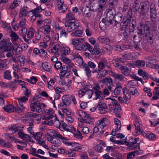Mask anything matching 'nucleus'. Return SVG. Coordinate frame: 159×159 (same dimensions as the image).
Instances as JSON below:
<instances>
[{"label":"nucleus","mask_w":159,"mask_h":159,"mask_svg":"<svg viewBox=\"0 0 159 159\" xmlns=\"http://www.w3.org/2000/svg\"><path fill=\"white\" fill-rule=\"evenodd\" d=\"M51 135L54 136L61 139L62 142L68 146H70L72 148L69 149L70 150L74 151H79L82 148V146L79 143L74 142H70L68 139L63 137L58 132L52 130H49Z\"/></svg>","instance_id":"obj_1"},{"label":"nucleus","mask_w":159,"mask_h":159,"mask_svg":"<svg viewBox=\"0 0 159 159\" xmlns=\"http://www.w3.org/2000/svg\"><path fill=\"white\" fill-rule=\"evenodd\" d=\"M146 25H144L141 23L139 24V26L138 27V33L141 35L145 34L147 39L148 43L151 44L153 43V33L151 30L149 26L150 23L149 22H146Z\"/></svg>","instance_id":"obj_2"},{"label":"nucleus","mask_w":159,"mask_h":159,"mask_svg":"<svg viewBox=\"0 0 159 159\" xmlns=\"http://www.w3.org/2000/svg\"><path fill=\"white\" fill-rule=\"evenodd\" d=\"M31 109L33 111L38 113L41 112L42 110L45 107V105L43 103H40L36 99L31 100L30 104Z\"/></svg>","instance_id":"obj_3"},{"label":"nucleus","mask_w":159,"mask_h":159,"mask_svg":"<svg viewBox=\"0 0 159 159\" xmlns=\"http://www.w3.org/2000/svg\"><path fill=\"white\" fill-rule=\"evenodd\" d=\"M71 40L74 47L77 50L83 51H85V43L83 42V39L80 38L74 39Z\"/></svg>","instance_id":"obj_4"},{"label":"nucleus","mask_w":159,"mask_h":159,"mask_svg":"<svg viewBox=\"0 0 159 159\" xmlns=\"http://www.w3.org/2000/svg\"><path fill=\"white\" fill-rule=\"evenodd\" d=\"M65 26L67 27V30L69 32L81 27L79 22L67 20L65 23Z\"/></svg>","instance_id":"obj_5"},{"label":"nucleus","mask_w":159,"mask_h":159,"mask_svg":"<svg viewBox=\"0 0 159 159\" xmlns=\"http://www.w3.org/2000/svg\"><path fill=\"white\" fill-rule=\"evenodd\" d=\"M56 5L59 13H63L66 11L67 8V5L65 3L64 0H57Z\"/></svg>","instance_id":"obj_6"},{"label":"nucleus","mask_w":159,"mask_h":159,"mask_svg":"<svg viewBox=\"0 0 159 159\" xmlns=\"http://www.w3.org/2000/svg\"><path fill=\"white\" fill-rule=\"evenodd\" d=\"M128 15L127 16V18H123L122 21L121 22L120 29L122 30H125L128 27L129 23H130V21L131 20L130 18L132 17V12L131 11H128L127 12Z\"/></svg>","instance_id":"obj_7"},{"label":"nucleus","mask_w":159,"mask_h":159,"mask_svg":"<svg viewBox=\"0 0 159 159\" xmlns=\"http://www.w3.org/2000/svg\"><path fill=\"white\" fill-rule=\"evenodd\" d=\"M149 4L147 2L141 3L140 4V8L138 10V12L140 14L145 15L149 11Z\"/></svg>","instance_id":"obj_8"},{"label":"nucleus","mask_w":159,"mask_h":159,"mask_svg":"<svg viewBox=\"0 0 159 159\" xmlns=\"http://www.w3.org/2000/svg\"><path fill=\"white\" fill-rule=\"evenodd\" d=\"M111 10L108 11L107 13V16L102 19V21L99 23V25L102 23L106 25L109 26L112 23V19L113 18V13H111Z\"/></svg>","instance_id":"obj_9"},{"label":"nucleus","mask_w":159,"mask_h":159,"mask_svg":"<svg viewBox=\"0 0 159 159\" xmlns=\"http://www.w3.org/2000/svg\"><path fill=\"white\" fill-rule=\"evenodd\" d=\"M123 92L125 96H126V95L129 92V94L133 95L138 96L139 94L137 89L135 87H130L128 89L126 87L124 88L123 89Z\"/></svg>","instance_id":"obj_10"},{"label":"nucleus","mask_w":159,"mask_h":159,"mask_svg":"<svg viewBox=\"0 0 159 159\" xmlns=\"http://www.w3.org/2000/svg\"><path fill=\"white\" fill-rule=\"evenodd\" d=\"M100 82L103 84H105L106 87L111 92H112L113 81L111 78L105 77L103 78Z\"/></svg>","instance_id":"obj_11"},{"label":"nucleus","mask_w":159,"mask_h":159,"mask_svg":"<svg viewBox=\"0 0 159 159\" xmlns=\"http://www.w3.org/2000/svg\"><path fill=\"white\" fill-rule=\"evenodd\" d=\"M94 120L93 117L91 116L88 114L84 119L81 120L80 123L79 124V125L80 127H81L82 126L83 124L86 123L93 125V124Z\"/></svg>","instance_id":"obj_12"},{"label":"nucleus","mask_w":159,"mask_h":159,"mask_svg":"<svg viewBox=\"0 0 159 159\" xmlns=\"http://www.w3.org/2000/svg\"><path fill=\"white\" fill-rule=\"evenodd\" d=\"M111 65L109 62L106 59H102L98 64V68L99 70H103L106 67L108 69H110Z\"/></svg>","instance_id":"obj_13"},{"label":"nucleus","mask_w":159,"mask_h":159,"mask_svg":"<svg viewBox=\"0 0 159 159\" xmlns=\"http://www.w3.org/2000/svg\"><path fill=\"white\" fill-rule=\"evenodd\" d=\"M110 75L114 78L121 82H126L128 79L122 74L110 71Z\"/></svg>","instance_id":"obj_14"},{"label":"nucleus","mask_w":159,"mask_h":159,"mask_svg":"<svg viewBox=\"0 0 159 159\" xmlns=\"http://www.w3.org/2000/svg\"><path fill=\"white\" fill-rule=\"evenodd\" d=\"M28 9L29 8L27 6L25 5H21L20 8L19 18H22L30 13L29 11H28Z\"/></svg>","instance_id":"obj_15"},{"label":"nucleus","mask_w":159,"mask_h":159,"mask_svg":"<svg viewBox=\"0 0 159 159\" xmlns=\"http://www.w3.org/2000/svg\"><path fill=\"white\" fill-rule=\"evenodd\" d=\"M110 123L109 120L106 118H103L97 122V125L102 130Z\"/></svg>","instance_id":"obj_16"},{"label":"nucleus","mask_w":159,"mask_h":159,"mask_svg":"<svg viewBox=\"0 0 159 159\" xmlns=\"http://www.w3.org/2000/svg\"><path fill=\"white\" fill-rule=\"evenodd\" d=\"M44 112H45V115L43 116L42 117L43 120L50 119L53 118L55 116L53 111L51 109L45 110Z\"/></svg>","instance_id":"obj_17"},{"label":"nucleus","mask_w":159,"mask_h":159,"mask_svg":"<svg viewBox=\"0 0 159 159\" xmlns=\"http://www.w3.org/2000/svg\"><path fill=\"white\" fill-rule=\"evenodd\" d=\"M63 103L59 104V107H63L64 105L68 106L70 104L71 99L69 96L67 95H64L62 97Z\"/></svg>","instance_id":"obj_18"},{"label":"nucleus","mask_w":159,"mask_h":159,"mask_svg":"<svg viewBox=\"0 0 159 159\" xmlns=\"http://www.w3.org/2000/svg\"><path fill=\"white\" fill-rule=\"evenodd\" d=\"M70 74V71L68 69V66L64 65L62 66L61 70L60 75L62 77H68Z\"/></svg>","instance_id":"obj_19"},{"label":"nucleus","mask_w":159,"mask_h":159,"mask_svg":"<svg viewBox=\"0 0 159 159\" xmlns=\"http://www.w3.org/2000/svg\"><path fill=\"white\" fill-rule=\"evenodd\" d=\"M135 120L134 121V126L135 127V131L133 133V134L135 136H137L138 132H141L142 128L140 126L139 120L137 117H136Z\"/></svg>","instance_id":"obj_20"},{"label":"nucleus","mask_w":159,"mask_h":159,"mask_svg":"<svg viewBox=\"0 0 159 159\" xmlns=\"http://www.w3.org/2000/svg\"><path fill=\"white\" fill-rule=\"evenodd\" d=\"M99 41L101 43L107 44L109 43H112L113 41L106 36H101L98 38Z\"/></svg>","instance_id":"obj_21"},{"label":"nucleus","mask_w":159,"mask_h":159,"mask_svg":"<svg viewBox=\"0 0 159 159\" xmlns=\"http://www.w3.org/2000/svg\"><path fill=\"white\" fill-rule=\"evenodd\" d=\"M59 78L58 76H55L53 78H51L49 81H47L48 88L52 90L53 89V86L55 84L57 80H58Z\"/></svg>","instance_id":"obj_22"},{"label":"nucleus","mask_w":159,"mask_h":159,"mask_svg":"<svg viewBox=\"0 0 159 159\" xmlns=\"http://www.w3.org/2000/svg\"><path fill=\"white\" fill-rule=\"evenodd\" d=\"M20 138L26 142H33V139L28 134H24L21 132H19L18 133Z\"/></svg>","instance_id":"obj_23"},{"label":"nucleus","mask_w":159,"mask_h":159,"mask_svg":"<svg viewBox=\"0 0 159 159\" xmlns=\"http://www.w3.org/2000/svg\"><path fill=\"white\" fill-rule=\"evenodd\" d=\"M27 32V29L26 28L23 27L20 30H19V34L22 36V38L26 42L28 43L29 41L28 39L25 37V35Z\"/></svg>","instance_id":"obj_24"},{"label":"nucleus","mask_w":159,"mask_h":159,"mask_svg":"<svg viewBox=\"0 0 159 159\" xmlns=\"http://www.w3.org/2000/svg\"><path fill=\"white\" fill-rule=\"evenodd\" d=\"M121 72L125 76H128L129 75L131 70L127 67L121 66L120 68Z\"/></svg>","instance_id":"obj_25"},{"label":"nucleus","mask_w":159,"mask_h":159,"mask_svg":"<svg viewBox=\"0 0 159 159\" xmlns=\"http://www.w3.org/2000/svg\"><path fill=\"white\" fill-rule=\"evenodd\" d=\"M79 29L75 30L71 33V35L74 37H80L82 35L83 33V29L80 27Z\"/></svg>","instance_id":"obj_26"},{"label":"nucleus","mask_w":159,"mask_h":159,"mask_svg":"<svg viewBox=\"0 0 159 159\" xmlns=\"http://www.w3.org/2000/svg\"><path fill=\"white\" fill-rule=\"evenodd\" d=\"M21 3L20 0H14L9 6V8L12 10L14 9L19 6Z\"/></svg>","instance_id":"obj_27"},{"label":"nucleus","mask_w":159,"mask_h":159,"mask_svg":"<svg viewBox=\"0 0 159 159\" xmlns=\"http://www.w3.org/2000/svg\"><path fill=\"white\" fill-rule=\"evenodd\" d=\"M121 110V107L120 105L117 103L115 105L114 111L115 112V115L118 118L120 117V112Z\"/></svg>","instance_id":"obj_28"},{"label":"nucleus","mask_w":159,"mask_h":159,"mask_svg":"<svg viewBox=\"0 0 159 159\" xmlns=\"http://www.w3.org/2000/svg\"><path fill=\"white\" fill-rule=\"evenodd\" d=\"M19 103L20 105L24 106V105L26 103L28 100V98L27 97L23 96L16 98Z\"/></svg>","instance_id":"obj_29"},{"label":"nucleus","mask_w":159,"mask_h":159,"mask_svg":"<svg viewBox=\"0 0 159 159\" xmlns=\"http://www.w3.org/2000/svg\"><path fill=\"white\" fill-rule=\"evenodd\" d=\"M114 123L116 125L115 130L118 131L121 128V123L120 121L118 119L114 118Z\"/></svg>","instance_id":"obj_30"},{"label":"nucleus","mask_w":159,"mask_h":159,"mask_svg":"<svg viewBox=\"0 0 159 159\" xmlns=\"http://www.w3.org/2000/svg\"><path fill=\"white\" fill-rule=\"evenodd\" d=\"M155 5L154 3H151L150 6V16L151 18L155 19L156 17V13L155 12Z\"/></svg>","instance_id":"obj_31"},{"label":"nucleus","mask_w":159,"mask_h":159,"mask_svg":"<svg viewBox=\"0 0 159 159\" xmlns=\"http://www.w3.org/2000/svg\"><path fill=\"white\" fill-rule=\"evenodd\" d=\"M0 48L3 49L5 51L8 52V51H12L13 49L8 47L7 46L6 43L5 42H1L0 43Z\"/></svg>","instance_id":"obj_32"},{"label":"nucleus","mask_w":159,"mask_h":159,"mask_svg":"<svg viewBox=\"0 0 159 159\" xmlns=\"http://www.w3.org/2000/svg\"><path fill=\"white\" fill-rule=\"evenodd\" d=\"M4 110L7 112L14 111V105L8 104L3 107Z\"/></svg>","instance_id":"obj_33"},{"label":"nucleus","mask_w":159,"mask_h":159,"mask_svg":"<svg viewBox=\"0 0 159 159\" xmlns=\"http://www.w3.org/2000/svg\"><path fill=\"white\" fill-rule=\"evenodd\" d=\"M122 16V14L120 12H118L114 16H113V17H114L115 21L118 23L121 21Z\"/></svg>","instance_id":"obj_34"},{"label":"nucleus","mask_w":159,"mask_h":159,"mask_svg":"<svg viewBox=\"0 0 159 159\" xmlns=\"http://www.w3.org/2000/svg\"><path fill=\"white\" fill-rule=\"evenodd\" d=\"M35 30L32 27H30L28 30V32L27 33V38L31 39H32L35 32Z\"/></svg>","instance_id":"obj_35"},{"label":"nucleus","mask_w":159,"mask_h":159,"mask_svg":"<svg viewBox=\"0 0 159 159\" xmlns=\"http://www.w3.org/2000/svg\"><path fill=\"white\" fill-rule=\"evenodd\" d=\"M41 33L38 31L36 33L34 38L33 39L32 41L34 43H38L41 38Z\"/></svg>","instance_id":"obj_36"},{"label":"nucleus","mask_w":159,"mask_h":159,"mask_svg":"<svg viewBox=\"0 0 159 159\" xmlns=\"http://www.w3.org/2000/svg\"><path fill=\"white\" fill-rule=\"evenodd\" d=\"M118 0H109V6L110 7V10L116 7L117 5Z\"/></svg>","instance_id":"obj_37"},{"label":"nucleus","mask_w":159,"mask_h":159,"mask_svg":"<svg viewBox=\"0 0 159 159\" xmlns=\"http://www.w3.org/2000/svg\"><path fill=\"white\" fill-rule=\"evenodd\" d=\"M70 52V49L68 47H66L62 48L61 51V54L63 56L68 54Z\"/></svg>","instance_id":"obj_38"},{"label":"nucleus","mask_w":159,"mask_h":159,"mask_svg":"<svg viewBox=\"0 0 159 159\" xmlns=\"http://www.w3.org/2000/svg\"><path fill=\"white\" fill-rule=\"evenodd\" d=\"M66 18L67 20L70 21L72 20H76L74 14L70 12H68L66 14Z\"/></svg>","instance_id":"obj_39"},{"label":"nucleus","mask_w":159,"mask_h":159,"mask_svg":"<svg viewBox=\"0 0 159 159\" xmlns=\"http://www.w3.org/2000/svg\"><path fill=\"white\" fill-rule=\"evenodd\" d=\"M138 73L140 76L143 77L144 79H148V74L145 71L139 69L138 70Z\"/></svg>","instance_id":"obj_40"},{"label":"nucleus","mask_w":159,"mask_h":159,"mask_svg":"<svg viewBox=\"0 0 159 159\" xmlns=\"http://www.w3.org/2000/svg\"><path fill=\"white\" fill-rule=\"evenodd\" d=\"M42 133L41 132L34 133L32 135V137L37 141L41 139L42 135Z\"/></svg>","instance_id":"obj_41"},{"label":"nucleus","mask_w":159,"mask_h":159,"mask_svg":"<svg viewBox=\"0 0 159 159\" xmlns=\"http://www.w3.org/2000/svg\"><path fill=\"white\" fill-rule=\"evenodd\" d=\"M99 71L98 74V77H102L106 76L108 74V72L109 71L106 70H99Z\"/></svg>","instance_id":"obj_42"},{"label":"nucleus","mask_w":159,"mask_h":159,"mask_svg":"<svg viewBox=\"0 0 159 159\" xmlns=\"http://www.w3.org/2000/svg\"><path fill=\"white\" fill-rule=\"evenodd\" d=\"M25 57L24 56L20 55L18 57L17 60L19 62L20 66H23L25 61Z\"/></svg>","instance_id":"obj_43"},{"label":"nucleus","mask_w":159,"mask_h":159,"mask_svg":"<svg viewBox=\"0 0 159 159\" xmlns=\"http://www.w3.org/2000/svg\"><path fill=\"white\" fill-rule=\"evenodd\" d=\"M43 69L47 72H50L51 70V66L50 64L48 62H44L42 64Z\"/></svg>","instance_id":"obj_44"},{"label":"nucleus","mask_w":159,"mask_h":159,"mask_svg":"<svg viewBox=\"0 0 159 159\" xmlns=\"http://www.w3.org/2000/svg\"><path fill=\"white\" fill-rule=\"evenodd\" d=\"M134 55L133 53H128L123 55V59L125 60H130L134 57Z\"/></svg>","instance_id":"obj_45"},{"label":"nucleus","mask_w":159,"mask_h":159,"mask_svg":"<svg viewBox=\"0 0 159 159\" xmlns=\"http://www.w3.org/2000/svg\"><path fill=\"white\" fill-rule=\"evenodd\" d=\"M59 46L58 44H56L51 48V52L58 55V52L59 51Z\"/></svg>","instance_id":"obj_46"},{"label":"nucleus","mask_w":159,"mask_h":159,"mask_svg":"<svg viewBox=\"0 0 159 159\" xmlns=\"http://www.w3.org/2000/svg\"><path fill=\"white\" fill-rule=\"evenodd\" d=\"M83 69L86 73L87 76L89 78L91 76V71L89 67L87 64H85L83 67Z\"/></svg>","instance_id":"obj_47"},{"label":"nucleus","mask_w":159,"mask_h":159,"mask_svg":"<svg viewBox=\"0 0 159 159\" xmlns=\"http://www.w3.org/2000/svg\"><path fill=\"white\" fill-rule=\"evenodd\" d=\"M61 126L64 130L67 131H70L73 129H75L74 128H72L69 126L66 123L64 122H62L61 124Z\"/></svg>","instance_id":"obj_48"},{"label":"nucleus","mask_w":159,"mask_h":159,"mask_svg":"<svg viewBox=\"0 0 159 159\" xmlns=\"http://www.w3.org/2000/svg\"><path fill=\"white\" fill-rule=\"evenodd\" d=\"M107 0H98V5L101 9L104 7L107 2Z\"/></svg>","instance_id":"obj_49"},{"label":"nucleus","mask_w":159,"mask_h":159,"mask_svg":"<svg viewBox=\"0 0 159 159\" xmlns=\"http://www.w3.org/2000/svg\"><path fill=\"white\" fill-rule=\"evenodd\" d=\"M107 106L106 104L103 101L100 100L97 105L96 108L98 109L101 108H104Z\"/></svg>","instance_id":"obj_50"},{"label":"nucleus","mask_w":159,"mask_h":159,"mask_svg":"<svg viewBox=\"0 0 159 159\" xmlns=\"http://www.w3.org/2000/svg\"><path fill=\"white\" fill-rule=\"evenodd\" d=\"M43 9L41 8L40 6H38L35 8L33 10L29 11V13L32 12L34 14H39L38 13L41 12Z\"/></svg>","instance_id":"obj_51"},{"label":"nucleus","mask_w":159,"mask_h":159,"mask_svg":"<svg viewBox=\"0 0 159 159\" xmlns=\"http://www.w3.org/2000/svg\"><path fill=\"white\" fill-rule=\"evenodd\" d=\"M52 26L56 31H58L61 29H62V28L59 27L58 23L56 21L53 22Z\"/></svg>","instance_id":"obj_52"},{"label":"nucleus","mask_w":159,"mask_h":159,"mask_svg":"<svg viewBox=\"0 0 159 159\" xmlns=\"http://www.w3.org/2000/svg\"><path fill=\"white\" fill-rule=\"evenodd\" d=\"M137 81L135 80H129L127 82L126 85L128 87H131V86H135L137 84Z\"/></svg>","instance_id":"obj_53"},{"label":"nucleus","mask_w":159,"mask_h":159,"mask_svg":"<svg viewBox=\"0 0 159 159\" xmlns=\"http://www.w3.org/2000/svg\"><path fill=\"white\" fill-rule=\"evenodd\" d=\"M25 80L31 84H34L37 81V79L35 77L33 76L31 77L30 79H26Z\"/></svg>","instance_id":"obj_54"},{"label":"nucleus","mask_w":159,"mask_h":159,"mask_svg":"<svg viewBox=\"0 0 159 159\" xmlns=\"http://www.w3.org/2000/svg\"><path fill=\"white\" fill-rule=\"evenodd\" d=\"M117 131L113 130L111 132L113 136H116V137L118 138L122 139L125 137V136L124 134L121 133L116 134V132Z\"/></svg>","instance_id":"obj_55"},{"label":"nucleus","mask_w":159,"mask_h":159,"mask_svg":"<svg viewBox=\"0 0 159 159\" xmlns=\"http://www.w3.org/2000/svg\"><path fill=\"white\" fill-rule=\"evenodd\" d=\"M85 51L88 49L89 51L91 53L93 54L94 49L92 47L87 43H85Z\"/></svg>","instance_id":"obj_56"},{"label":"nucleus","mask_w":159,"mask_h":159,"mask_svg":"<svg viewBox=\"0 0 159 159\" xmlns=\"http://www.w3.org/2000/svg\"><path fill=\"white\" fill-rule=\"evenodd\" d=\"M10 36L13 41H16L19 39V36L14 32H11L10 34Z\"/></svg>","instance_id":"obj_57"},{"label":"nucleus","mask_w":159,"mask_h":159,"mask_svg":"<svg viewBox=\"0 0 159 159\" xmlns=\"http://www.w3.org/2000/svg\"><path fill=\"white\" fill-rule=\"evenodd\" d=\"M4 77L5 79L8 80L11 79V76L9 70H7L4 72Z\"/></svg>","instance_id":"obj_58"},{"label":"nucleus","mask_w":159,"mask_h":159,"mask_svg":"<svg viewBox=\"0 0 159 159\" xmlns=\"http://www.w3.org/2000/svg\"><path fill=\"white\" fill-rule=\"evenodd\" d=\"M20 107H15L14 106V111L20 112H22L25 108L24 106L20 105Z\"/></svg>","instance_id":"obj_59"},{"label":"nucleus","mask_w":159,"mask_h":159,"mask_svg":"<svg viewBox=\"0 0 159 159\" xmlns=\"http://www.w3.org/2000/svg\"><path fill=\"white\" fill-rule=\"evenodd\" d=\"M43 29L44 33L45 34H48L50 32L51 30V27L49 25H46L43 26Z\"/></svg>","instance_id":"obj_60"},{"label":"nucleus","mask_w":159,"mask_h":159,"mask_svg":"<svg viewBox=\"0 0 159 159\" xmlns=\"http://www.w3.org/2000/svg\"><path fill=\"white\" fill-rule=\"evenodd\" d=\"M137 66L139 67H143L145 64V62L144 60H138L136 62Z\"/></svg>","instance_id":"obj_61"},{"label":"nucleus","mask_w":159,"mask_h":159,"mask_svg":"<svg viewBox=\"0 0 159 159\" xmlns=\"http://www.w3.org/2000/svg\"><path fill=\"white\" fill-rule=\"evenodd\" d=\"M78 114L82 119H84L88 114L82 110H80L78 111Z\"/></svg>","instance_id":"obj_62"},{"label":"nucleus","mask_w":159,"mask_h":159,"mask_svg":"<svg viewBox=\"0 0 159 159\" xmlns=\"http://www.w3.org/2000/svg\"><path fill=\"white\" fill-rule=\"evenodd\" d=\"M157 136L156 135L153 133H148V139L151 141L154 140L156 138Z\"/></svg>","instance_id":"obj_63"},{"label":"nucleus","mask_w":159,"mask_h":159,"mask_svg":"<svg viewBox=\"0 0 159 159\" xmlns=\"http://www.w3.org/2000/svg\"><path fill=\"white\" fill-rule=\"evenodd\" d=\"M95 97L93 98L94 100H97L101 97V96L102 94V92L100 90L95 91L94 92Z\"/></svg>","instance_id":"obj_64"}]
</instances>
